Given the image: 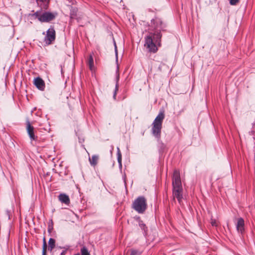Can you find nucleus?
Instances as JSON below:
<instances>
[{"label": "nucleus", "mask_w": 255, "mask_h": 255, "mask_svg": "<svg viewBox=\"0 0 255 255\" xmlns=\"http://www.w3.org/2000/svg\"><path fill=\"white\" fill-rule=\"evenodd\" d=\"M149 33L144 37V46L150 53H155L158 51V47L161 46L162 34L164 31L166 24L157 17L151 20Z\"/></svg>", "instance_id": "nucleus-1"}, {"label": "nucleus", "mask_w": 255, "mask_h": 255, "mask_svg": "<svg viewBox=\"0 0 255 255\" xmlns=\"http://www.w3.org/2000/svg\"><path fill=\"white\" fill-rule=\"evenodd\" d=\"M164 117V112L160 111L152 124V133L158 140L160 138L162 124Z\"/></svg>", "instance_id": "nucleus-2"}, {"label": "nucleus", "mask_w": 255, "mask_h": 255, "mask_svg": "<svg viewBox=\"0 0 255 255\" xmlns=\"http://www.w3.org/2000/svg\"><path fill=\"white\" fill-rule=\"evenodd\" d=\"M132 208L139 214L143 213L147 208L145 197L139 196L135 199L132 204Z\"/></svg>", "instance_id": "nucleus-3"}, {"label": "nucleus", "mask_w": 255, "mask_h": 255, "mask_svg": "<svg viewBox=\"0 0 255 255\" xmlns=\"http://www.w3.org/2000/svg\"><path fill=\"white\" fill-rule=\"evenodd\" d=\"M68 2L67 4V6L69 7L70 10V19L71 20L72 19H77L79 21V18L77 17V13L78 11L77 8L75 6L76 1L75 0H66Z\"/></svg>", "instance_id": "nucleus-4"}, {"label": "nucleus", "mask_w": 255, "mask_h": 255, "mask_svg": "<svg viewBox=\"0 0 255 255\" xmlns=\"http://www.w3.org/2000/svg\"><path fill=\"white\" fill-rule=\"evenodd\" d=\"M56 16V12H44L39 18V21L42 22H49L54 19Z\"/></svg>", "instance_id": "nucleus-5"}, {"label": "nucleus", "mask_w": 255, "mask_h": 255, "mask_svg": "<svg viewBox=\"0 0 255 255\" xmlns=\"http://www.w3.org/2000/svg\"><path fill=\"white\" fill-rule=\"evenodd\" d=\"M55 39V31L53 27H50L46 31L44 42L47 45L51 44Z\"/></svg>", "instance_id": "nucleus-6"}, {"label": "nucleus", "mask_w": 255, "mask_h": 255, "mask_svg": "<svg viewBox=\"0 0 255 255\" xmlns=\"http://www.w3.org/2000/svg\"><path fill=\"white\" fill-rule=\"evenodd\" d=\"M172 187L173 188H182L180 172L177 170H174L173 172L172 177Z\"/></svg>", "instance_id": "nucleus-7"}, {"label": "nucleus", "mask_w": 255, "mask_h": 255, "mask_svg": "<svg viewBox=\"0 0 255 255\" xmlns=\"http://www.w3.org/2000/svg\"><path fill=\"white\" fill-rule=\"evenodd\" d=\"M26 130L31 141L36 140L37 139V136H35L34 134V128L30 125L29 121L26 122Z\"/></svg>", "instance_id": "nucleus-8"}, {"label": "nucleus", "mask_w": 255, "mask_h": 255, "mask_svg": "<svg viewBox=\"0 0 255 255\" xmlns=\"http://www.w3.org/2000/svg\"><path fill=\"white\" fill-rule=\"evenodd\" d=\"M182 191H183L182 188H173V190H172V193H173V197L176 198L177 199V200H178L179 203H180V204H181V202L182 198H183Z\"/></svg>", "instance_id": "nucleus-9"}, {"label": "nucleus", "mask_w": 255, "mask_h": 255, "mask_svg": "<svg viewBox=\"0 0 255 255\" xmlns=\"http://www.w3.org/2000/svg\"><path fill=\"white\" fill-rule=\"evenodd\" d=\"M236 226L238 233L242 234L245 231V221L243 218H239L237 219Z\"/></svg>", "instance_id": "nucleus-10"}, {"label": "nucleus", "mask_w": 255, "mask_h": 255, "mask_svg": "<svg viewBox=\"0 0 255 255\" xmlns=\"http://www.w3.org/2000/svg\"><path fill=\"white\" fill-rule=\"evenodd\" d=\"M34 84L40 90L43 91L45 88V83L40 77H37L34 80Z\"/></svg>", "instance_id": "nucleus-11"}, {"label": "nucleus", "mask_w": 255, "mask_h": 255, "mask_svg": "<svg viewBox=\"0 0 255 255\" xmlns=\"http://www.w3.org/2000/svg\"><path fill=\"white\" fill-rule=\"evenodd\" d=\"M38 4L44 9H47L49 4V0H36Z\"/></svg>", "instance_id": "nucleus-12"}, {"label": "nucleus", "mask_w": 255, "mask_h": 255, "mask_svg": "<svg viewBox=\"0 0 255 255\" xmlns=\"http://www.w3.org/2000/svg\"><path fill=\"white\" fill-rule=\"evenodd\" d=\"M99 157L98 155H94L91 157H89V161L91 165L95 166L98 162Z\"/></svg>", "instance_id": "nucleus-13"}, {"label": "nucleus", "mask_w": 255, "mask_h": 255, "mask_svg": "<svg viewBox=\"0 0 255 255\" xmlns=\"http://www.w3.org/2000/svg\"><path fill=\"white\" fill-rule=\"evenodd\" d=\"M87 64L88 65L90 69L92 71L94 69V60L92 55H90L88 58Z\"/></svg>", "instance_id": "nucleus-14"}, {"label": "nucleus", "mask_w": 255, "mask_h": 255, "mask_svg": "<svg viewBox=\"0 0 255 255\" xmlns=\"http://www.w3.org/2000/svg\"><path fill=\"white\" fill-rule=\"evenodd\" d=\"M55 241L52 238H50L48 241V250L52 251L55 246Z\"/></svg>", "instance_id": "nucleus-15"}, {"label": "nucleus", "mask_w": 255, "mask_h": 255, "mask_svg": "<svg viewBox=\"0 0 255 255\" xmlns=\"http://www.w3.org/2000/svg\"><path fill=\"white\" fill-rule=\"evenodd\" d=\"M139 226L144 231V235H146L147 231V228L146 227V225L143 223L142 221H139Z\"/></svg>", "instance_id": "nucleus-16"}, {"label": "nucleus", "mask_w": 255, "mask_h": 255, "mask_svg": "<svg viewBox=\"0 0 255 255\" xmlns=\"http://www.w3.org/2000/svg\"><path fill=\"white\" fill-rule=\"evenodd\" d=\"M119 80V75H118L116 77V84L115 90L114 95H113V98L114 99H116L117 92L119 89V84H118Z\"/></svg>", "instance_id": "nucleus-17"}, {"label": "nucleus", "mask_w": 255, "mask_h": 255, "mask_svg": "<svg viewBox=\"0 0 255 255\" xmlns=\"http://www.w3.org/2000/svg\"><path fill=\"white\" fill-rule=\"evenodd\" d=\"M47 243L45 238L44 237L43 239V247H42V255H46V250H47Z\"/></svg>", "instance_id": "nucleus-18"}, {"label": "nucleus", "mask_w": 255, "mask_h": 255, "mask_svg": "<svg viewBox=\"0 0 255 255\" xmlns=\"http://www.w3.org/2000/svg\"><path fill=\"white\" fill-rule=\"evenodd\" d=\"M81 253L82 255H90L87 249L85 247H83L81 248Z\"/></svg>", "instance_id": "nucleus-19"}, {"label": "nucleus", "mask_w": 255, "mask_h": 255, "mask_svg": "<svg viewBox=\"0 0 255 255\" xmlns=\"http://www.w3.org/2000/svg\"><path fill=\"white\" fill-rule=\"evenodd\" d=\"M142 252L135 249H132L131 250V253L130 255H140Z\"/></svg>", "instance_id": "nucleus-20"}, {"label": "nucleus", "mask_w": 255, "mask_h": 255, "mask_svg": "<svg viewBox=\"0 0 255 255\" xmlns=\"http://www.w3.org/2000/svg\"><path fill=\"white\" fill-rule=\"evenodd\" d=\"M33 15L39 20V18L41 16V14L40 11H37L33 14Z\"/></svg>", "instance_id": "nucleus-21"}, {"label": "nucleus", "mask_w": 255, "mask_h": 255, "mask_svg": "<svg viewBox=\"0 0 255 255\" xmlns=\"http://www.w3.org/2000/svg\"><path fill=\"white\" fill-rule=\"evenodd\" d=\"M70 203V199L68 196L65 194V204L69 205Z\"/></svg>", "instance_id": "nucleus-22"}, {"label": "nucleus", "mask_w": 255, "mask_h": 255, "mask_svg": "<svg viewBox=\"0 0 255 255\" xmlns=\"http://www.w3.org/2000/svg\"><path fill=\"white\" fill-rule=\"evenodd\" d=\"M118 159V162L119 163V168L120 169V170H122V158H121V157H119V159Z\"/></svg>", "instance_id": "nucleus-23"}, {"label": "nucleus", "mask_w": 255, "mask_h": 255, "mask_svg": "<svg viewBox=\"0 0 255 255\" xmlns=\"http://www.w3.org/2000/svg\"><path fill=\"white\" fill-rule=\"evenodd\" d=\"M59 200L61 203H64V193H61L59 195Z\"/></svg>", "instance_id": "nucleus-24"}, {"label": "nucleus", "mask_w": 255, "mask_h": 255, "mask_svg": "<svg viewBox=\"0 0 255 255\" xmlns=\"http://www.w3.org/2000/svg\"><path fill=\"white\" fill-rule=\"evenodd\" d=\"M121 157V158H122V153L121 152L120 149L119 147H117V159H119V157Z\"/></svg>", "instance_id": "nucleus-25"}, {"label": "nucleus", "mask_w": 255, "mask_h": 255, "mask_svg": "<svg viewBox=\"0 0 255 255\" xmlns=\"http://www.w3.org/2000/svg\"><path fill=\"white\" fill-rule=\"evenodd\" d=\"M239 1V0H230V3L232 5H236Z\"/></svg>", "instance_id": "nucleus-26"}, {"label": "nucleus", "mask_w": 255, "mask_h": 255, "mask_svg": "<svg viewBox=\"0 0 255 255\" xmlns=\"http://www.w3.org/2000/svg\"><path fill=\"white\" fill-rule=\"evenodd\" d=\"M114 45H115V53H116V58H117V61L118 60V50H117V47L115 41H114Z\"/></svg>", "instance_id": "nucleus-27"}, {"label": "nucleus", "mask_w": 255, "mask_h": 255, "mask_svg": "<svg viewBox=\"0 0 255 255\" xmlns=\"http://www.w3.org/2000/svg\"><path fill=\"white\" fill-rule=\"evenodd\" d=\"M5 214L6 215V216L8 217V219H10V214H11L10 211L7 210L5 211Z\"/></svg>", "instance_id": "nucleus-28"}, {"label": "nucleus", "mask_w": 255, "mask_h": 255, "mask_svg": "<svg viewBox=\"0 0 255 255\" xmlns=\"http://www.w3.org/2000/svg\"><path fill=\"white\" fill-rule=\"evenodd\" d=\"M211 225L213 226H217V224L216 223V221L215 220H213L212 219V221H211Z\"/></svg>", "instance_id": "nucleus-29"}, {"label": "nucleus", "mask_w": 255, "mask_h": 255, "mask_svg": "<svg viewBox=\"0 0 255 255\" xmlns=\"http://www.w3.org/2000/svg\"><path fill=\"white\" fill-rule=\"evenodd\" d=\"M160 147L161 148H164V145L163 143L161 142L160 143Z\"/></svg>", "instance_id": "nucleus-30"}, {"label": "nucleus", "mask_w": 255, "mask_h": 255, "mask_svg": "<svg viewBox=\"0 0 255 255\" xmlns=\"http://www.w3.org/2000/svg\"><path fill=\"white\" fill-rule=\"evenodd\" d=\"M61 74H63V68H62V66H61Z\"/></svg>", "instance_id": "nucleus-31"}, {"label": "nucleus", "mask_w": 255, "mask_h": 255, "mask_svg": "<svg viewBox=\"0 0 255 255\" xmlns=\"http://www.w3.org/2000/svg\"><path fill=\"white\" fill-rule=\"evenodd\" d=\"M64 255V251H63L61 253V255Z\"/></svg>", "instance_id": "nucleus-32"}, {"label": "nucleus", "mask_w": 255, "mask_h": 255, "mask_svg": "<svg viewBox=\"0 0 255 255\" xmlns=\"http://www.w3.org/2000/svg\"><path fill=\"white\" fill-rule=\"evenodd\" d=\"M79 140H82V141H84V139H79Z\"/></svg>", "instance_id": "nucleus-33"}, {"label": "nucleus", "mask_w": 255, "mask_h": 255, "mask_svg": "<svg viewBox=\"0 0 255 255\" xmlns=\"http://www.w3.org/2000/svg\"><path fill=\"white\" fill-rule=\"evenodd\" d=\"M79 140H82V141H84V139H79Z\"/></svg>", "instance_id": "nucleus-34"}, {"label": "nucleus", "mask_w": 255, "mask_h": 255, "mask_svg": "<svg viewBox=\"0 0 255 255\" xmlns=\"http://www.w3.org/2000/svg\"><path fill=\"white\" fill-rule=\"evenodd\" d=\"M79 140H82V141H84V139H79Z\"/></svg>", "instance_id": "nucleus-35"}, {"label": "nucleus", "mask_w": 255, "mask_h": 255, "mask_svg": "<svg viewBox=\"0 0 255 255\" xmlns=\"http://www.w3.org/2000/svg\"><path fill=\"white\" fill-rule=\"evenodd\" d=\"M74 255H80L79 254H75Z\"/></svg>", "instance_id": "nucleus-36"}, {"label": "nucleus", "mask_w": 255, "mask_h": 255, "mask_svg": "<svg viewBox=\"0 0 255 255\" xmlns=\"http://www.w3.org/2000/svg\"><path fill=\"white\" fill-rule=\"evenodd\" d=\"M48 230H49V231H50V229L49 228V229H48Z\"/></svg>", "instance_id": "nucleus-37"}]
</instances>
